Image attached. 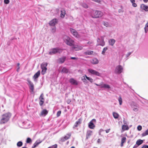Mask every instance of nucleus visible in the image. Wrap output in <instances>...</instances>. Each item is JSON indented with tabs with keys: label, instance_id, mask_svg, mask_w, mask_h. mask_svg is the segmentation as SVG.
<instances>
[{
	"label": "nucleus",
	"instance_id": "1",
	"mask_svg": "<svg viewBox=\"0 0 148 148\" xmlns=\"http://www.w3.org/2000/svg\"><path fill=\"white\" fill-rule=\"evenodd\" d=\"M11 116V114L10 113H7L3 115L0 121L1 124H4L7 122Z\"/></svg>",
	"mask_w": 148,
	"mask_h": 148
},
{
	"label": "nucleus",
	"instance_id": "2",
	"mask_svg": "<svg viewBox=\"0 0 148 148\" xmlns=\"http://www.w3.org/2000/svg\"><path fill=\"white\" fill-rule=\"evenodd\" d=\"M90 14L92 17L94 18L101 17L103 15V13L101 12L95 10L91 12Z\"/></svg>",
	"mask_w": 148,
	"mask_h": 148
},
{
	"label": "nucleus",
	"instance_id": "3",
	"mask_svg": "<svg viewBox=\"0 0 148 148\" xmlns=\"http://www.w3.org/2000/svg\"><path fill=\"white\" fill-rule=\"evenodd\" d=\"M64 39L65 42L69 45L73 46L74 44V41L67 36H64Z\"/></svg>",
	"mask_w": 148,
	"mask_h": 148
},
{
	"label": "nucleus",
	"instance_id": "4",
	"mask_svg": "<svg viewBox=\"0 0 148 148\" xmlns=\"http://www.w3.org/2000/svg\"><path fill=\"white\" fill-rule=\"evenodd\" d=\"M62 51L61 49L56 48L51 49L50 50L49 54L50 55H52L57 53H60Z\"/></svg>",
	"mask_w": 148,
	"mask_h": 148
},
{
	"label": "nucleus",
	"instance_id": "5",
	"mask_svg": "<svg viewBox=\"0 0 148 148\" xmlns=\"http://www.w3.org/2000/svg\"><path fill=\"white\" fill-rule=\"evenodd\" d=\"M47 63L46 62H44L42 64L41 67L42 69L41 71L42 74L43 75L45 74L47 70Z\"/></svg>",
	"mask_w": 148,
	"mask_h": 148
},
{
	"label": "nucleus",
	"instance_id": "6",
	"mask_svg": "<svg viewBox=\"0 0 148 148\" xmlns=\"http://www.w3.org/2000/svg\"><path fill=\"white\" fill-rule=\"evenodd\" d=\"M105 36H101V40L100 41H99L100 39L99 38H97V41L99 43V44L97 45H100L102 46H103L105 45V42L104 41V38Z\"/></svg>",
	"mask_w": 148,
	"mask_h": 148
},
{
	"label": "nucleus",
	"instance_id": "7",
	"mask_svg": "<svg viewBox=\"0 0 148 148\" xmlns=\"http://www.w3.org/2000/svg\"><path fill=\"white\" fill-rule=\"evenodd\" d=\"M123 68L122 66L120 65H118L116 66L114 70V72L115 73L119 74L122 72Z\"/></svg>",
	"mask_w": 148,
	"mask_h": 148
},
{
	"label": "nucleus",
	"instance_id": "8",
	"mask_svg": "<svg viewBox=\"0 0 148 148\" xmlns=\"http://www.w3.org/2000/svg\"><path fill=\"white\" fill-rule=\"evenodd\" d=\"M88 71L91 74L95 75L97 76H100L101 74L98 71L93 70L91 69H88Z\"/></svg>",
	"mask_w": 148,
	"mask_h": 148
},
{
	"label": "nucleus",
	"instance_id": "9",
	"mask_svg": "<svg viewBox=\"0 0 148 148\" xmlns=\"http://www.w3.org/2000/svg\"><path fill=\"white\" fill-rule=\"evenodd\" d=\"M94 84L97 86H101L100 87L101 88H104L106 89H109L110 88V86L107 84H103V82H101L99 84H97L96 83H94Z\"/></svg>",
	"mask_w": 148,
	"mask_h": 148
},
{
	"label": "nucleus",
	"instance_id": "10",
	"mask_svg": "<svg viewBox=\"0 0 148 148\" xmlns=\"http://www.w3.org/2000/svg\"><path fill=\"white\" fill-rule=\"evenodd\" d=\"M96 123V120L95 119H93L91 121L88 123V126L89 128L91 129H94L95 127V123Z\"/></svg>",
	"mask_w": 148,
	"mask_h": 148
},
{
	"label": "nucleus",
	"instance_id": "11",
	"mask_svg": "<svg viewBox=\"0 0 148 148\" xmlns=\"http://www.w3.org/2000/svg\"><path fill=\"white\" fill-rule=\"evenodd\" d=\"M70 30L71 34L77 38H79L80 37L79 35L76 30L72 28H70Z\"/></svg>",
	"mask_w": 148,
	"mask_h": 148
},
{
	"label": "nucleus",
	"instance_id": "12",
	"mask_svg": "<svg viewBox=\"0 0 148 148\" xmlns=\"http://www.w3.org/2000/svg\"><path fill=\"white\" fill-rule=\"evenodd\" d=\"M72 48L75 51H79L82 49H83V47L74 44L72 46Z\"/></svg>",
	"mask_w": 148,
	"mask_h": 148
},
{
	"label": "nucleus",
	"instance_id": "13",
	"mask_svg": "<svg viewBox=\"0 0 148 148\" xmlns=\"http://www.w3.org/2000/svg\"><path fill=\"white\" fill-rule=\"evenodd\" d=\"M71 136V134L70 133H69L68 134H67L64 137L61 138L60 141L62 142H64L65 140H67Z\"/></svg>",
	"mask_w": 148,
	"mask_h": 148
},
{
	"label": "nucleus",
	"instance_id": "14",
	"mask_svg": "<svg viewBox=\"0 0 148 148\" xmlns=\"http://www.w3.org/2000/svg\"><path fill=\"white\" fill-rule=\"evenodd\" d=\"M58 23V20L56 18L53 19L49 23V24L51 26H54L56 24Z\"/></svg>",
	"mask_w": 148,
	"mask_h": 148
},
{
	"label": "nucleus",
	"instance_id": "15",
	"mask_svg": "<svg viewBox=\"0 0 148 148\" xmlns=\"http://www.w3.org/2000/svg\"><path fill=\"white\" fill-rule=\"evenodd\" d=\"M43 97H44V95H43V93H42L39 98V99L40 100V101H39V104L40 106H41L42 105V104H43V103H44V99Z\"/></svg>",
	"mask_w": 148,
	"mask_h": 148
},
{
	"label": "nucleus",
	"instance_id": "16",
	"mask_svg": "<svg viewBox=\"0 0 148 148\" xmlns=\"http://www.w3.org/2000/svg\"><path fill=\"white\" fill-rule=\"evenodd\" d=\"M27 81L28 82L30 89L32 90V92H33L34 90V86L33 84L29 79H27Z\"/></svg>",
	"mask_w": 148,
	"mask_h": 148
},
{
	"label": "nucleus",
	"instance_id": "17",
	"mask_svg": "<svg viewBox=\"0 0 148 148\" xmlns=\"http://www.w3.org/2000/svg\"><path fill=\"white\" fill-rule=\"evenodd\" d=\"M82 121V119L81 118L79 119L78 121L76 122L74 125L73 127L75 128L77 127L79 125L81 124Z\"/></svg>",
	"mask_w": 148,
	"mask_h": 148
},
{
	"label": "nucleus",
	"instance_id": "18",
	"mask_svg": "<svg viewBox=\"0 0 148 148\" xmlns=\"http://www.w3.org/2000/svg\"><path fill=\"white\" fill-rule=\"evenodd\" d=\"M48 112V111L46 109L43 110L41 112L40 116H45L47 115Z\"/></svg>",
	"mask_w": 148,
	"mask_h": 148
},
{
	"label": "nucleus",
	"instance_id": "19",
	"mask_svg": "<svg viewBox=\"0 0 148 148\" xmlns=\"http://www.w3.org/2000/svg\"><path fill=\"white\" fill-rule=\"evenodd\" d=\"M69 82L73 85H77L78 84L77 81L73 78H71L69 80Z\"/></svg>",
	"mask_w": 148,
	"mask_h": 148
},
{
	"label": "nucleus",
	"instance_id": "20",
	"mask_svg": "<svg viewBox=\"0 0 148 148\" xmlns=\"http://www.w3.org/2000/svg\"><path fill=\"white\" fill-rule=\"evenodd\" d=\"M83 77H84V79H82V80L84 82H85L84 80H86V79H85V77L91 83H92L93 82V80L92 79L87 77L86 75H85V76H84Z\"/></svg>",
	"mask_w": 148,
	"mask_h": 148
},
{
	"label": "nucleus",
	"instance_id": "21",
	"mask_svg": "<svg viewBox=\"0 0 148 148\" xmlns=\"http://www.w3.org/2000/svg\"><path fill=\"white\" fill-rule=\"evenodd\" d=\"M132 107L133 110L135 112H137L138 110V106L136 104H134V105H132Z\"/></svg>",
	"mask_w": 148,
	"mask_h": 148
},
{
	"label": "nucleus",
	"instance_id": "22",
	"mask_svg": "<svg viewBox=\"0 0 148 148\" xmlns=\"http://www.w3.org/2000/svg\"><path fill=\"white\" fill-rule=\"evenodd\" d=\"M141 8L146 11H148V6L144 4H141L140 5Z\"/></svg>",
	"mask_w": 148,
	"mask_h": 148
},
{
	"label": "nucleus",
	"instance_id": "23",
	"mask_svg": "<svg viewBox=\"0 0 148 148\" xmlns=\"http://www.w3.org/2000/svg\"><path fill=\"white\" fill-rule=\"evenodd\" d=\"M90 62L92 64H96L98 63L99 60L96 58H94L90 60Z\"/></svg>",
	"mask_w": 148,
	"mask_h": 148
},
{
	"label": "nucleus",
	"instance_id": "24",
	"mask_svg": "<svg viewBox=\"0 0 148 148\" xmlns=\"http://www.w3.org/2000/svg\"><path fill=\"white\" fill-rule=\"evenodd\" d=\"M40 74V71H38L33 76V78L35 80L37 78Z\"/></svg>",
	"mask_w": 148,
	"mask_h": 148
},
{
	"label": "nucleus",
	"instance_id": "25",
	"mask_svg": "<svg viewBox=\"0 0 148 148\" xmlns=\"http://www.w3.org/2000/svg\"><path fill=\"white\" fill-rule=\"evenodd\" d=\"M115 42V40L114 39H110L109 41V44L112 46L114 44Z\"/></svg>",
	"mask_w": 148,
	"mask_h": 148
},
{
	"label": "nucleus",
	"instance_id": "26",
	"mask_svg": "<svg viewBox=\"0 0 148 148\" xmlns=\"http://www.w3.org/2000/svg\"><path fill=\"white\" fill-rule=\"evenodd\" d=\"M126 138L125 137H123L121 138V147H123V144L126 142Z\"/></svg>",
	"mask_w": 148,
	"mask_h": 148
},
{
	"label": "nucleus",
	"instance_id": "27",
	"mask_svg": "<svg viewBox=\"0 0 148 148\" xmlns=\"http://www.w3.org/2000/svg\"><path fill=\"white\" fill-rule=\"evenodd\" d=\"M65 11L64 10H62L61 11V14L60 16L62 18H64V17L65 14Z\"/></svg>",
	"mask_w": 148,
	"mask_h": 148
},
{
	"label": "nucleus",
	"instance_id": "28",
	"mask_svg": "<svg viewBox=\"0 0 148 148\" xmlns=\"http://www.w3.org/2000/svg\"><path fill=\"white\" fill-rule=\"evenodd\" d=\"M69 71V70L65 67H63L61 71L62 73H67Z\"/></svg>",
	"mask_w": 148,
	"mask_h": 148
},
{
	"label": "nucleus",
	"instance_id": "29",
	"mask_svg": "<svg viewBox=\"0 0 148 148\" xmlns=\"http://www.w3.org/2000/svg\"><path fill=\"white\" fill-rule=\"evenodd\" d=\"M66 58V57L64 56L59 58V60L60 63H63L65 61Z\"/></svg>",
	"mask_w": 148,
	"mask_h": 148
},
{
	"label": "nucleus",
	"instance_id": "30",
	"mask_svg": "<svg viewBox=\"0 0 148 148\" xmlns=\"http://www.w3.org/2000/svg\"><path fill=\"white\" fill-rule=\"evenodd\" d=\"M93 51H92L88 50L84 52L86 55H91L93 54Z\"/></svg>",
	"mask_w": 148,
	"mask_h": 148
},
{
	"label": "nucleus",
	"instance_id": "31",
	"mask_svg": "<svg viewBox=\"0 0 148 148\" xmlns=\"http://www.w3.org/2000/svg\"><path fill=\"white\" fill-rule=\"evenodd\" d=\"M112 114L114 118L115 119H117L119 117V115L116 112H113L112 113Z\"/></svg>",
	"mask_w": 148,
	"mask_h": 148
},
{
	"label": "nucleus",
	"instance_id": "32",
	"mask_svg": "<svg viewBox=\"0 0 148 148\" xmlns=\"http://www.w3.org/2000/svg\"><path fill=\"white\" fill-rule=\"evenodd\" d=\"M92 131L90 130H89L87 131L86 134V138H87L89 137L92 134Z\"/></svg>",
	"mask_w": 148,
	"mask_h": 148
},
{
	"label": "nucleus",
	"instance_id": "33",
	"mask_svg": "<svg viewBox=\"0 0 148 148\" xmlns=\"http://www.w3.org/2000/svg\"><path fill=\"white\" fill-rule=\"evenodd\" d=\"M130 2L132 4V5L134 7H136L137 6V5L135 3V0H130Z\"/></svg>",
	"mask_w": 148,
	"mask_h": 148
},
{
	"label": "nucleus",
	"instance_id": "34",
	"mask_svg": "<svg viewBox=\"0 0 148 148\" xmlns=\"http://www.w3.org/2000/svg\"><path fill=\"white\" fill-rule=\"evenodd\" d=\"M144 29L145 33H147L148 31V22L146 24Z\"/></svg>",
	"mask_w": 148,
	"mask_h": 148
},
{
	"label": "nucleus",
	"instance_id": "35",
	"mask_svg": "<svg viewBox=\"0 0 148 148\" xmlns=\"http://www.w3.org/2000/svg\"><path fill=\"white\" fill-rule=\"evenodd\" d=\"M143 142V141L142 140H138L136 142V144L139 146L142 144Z\"/></svg>",
	"mask_w": 148,
	"mask_h": 148
},
{
	"label": "nucleus",
	"instance_id": "36",
	"mask_svg": "<svg viewBox=\"0 0 148 148\" xmlns=\"http://www.w3.org/2000/svg\"><path fill=\"white\" fill-rule=\"evenodd\" d=\"M103 24L104 26L107 27L110 26V25L109 24V23L106 22H103Z\"/></svg>",
	"mask_w": 148,
	"mask_h": 148
},
{
	"label": "nucleus",
	"instance_id": "37",
	"mask_svg": "<svg viewBox=\"0 0 148 148\" xmlns=\"http://www.w3.org/2000/svg\"><path fill=\"white\" fill-rule=\"evenodd\" d=\"M108 48L107 47H104L102 52L101 53L103 55H105L106 51L107 50Z\"/></svg>",
	"mask_w": 148,
	"mask_h": 148
},
{
	"label": "nucleus",
	"instance_id": "38",
	"mask_svg": "<svg viewBox=\"0 0 148 148\" xmlns=\"http://www.w3.org/2000/svg\"><path fill=\"white\" fill-rule=\"evenodd\" d=\"M118 101H119V104L120 105H121L122 104V98L121 96L119 97L118 99Z\"/></svg>",
	"mask_w": 148,
	"mask_h": 148
},
{
	"label": "nucleus",
	"instance_id": "39",
	"mask_svg": "<svg viewBox=\"0 0 148 148\" xmlns=\"http://www.w3.org/2000/svg\"><path fill=\"white\" fill-rule=\"evenodd\" d=\"M122 127V130H128L129 129V127L127 125H123Z\"/></svg>",
	"mask_w": 148,
	"mask_h": 148
},
{
	"label": "nucleus",
	"instance_id": "40",
	"mask_svg": "<svg viewBox=\"0 0 148 148\" xmlns=\"http://www.w3.org/2000/svg\"><path fill=\"white\" fill-rule=\"evenodd\" d=\"M23 143L21 141H19L17 143V145L18 147H20L22 146Z\"/></svg>",
	"mask_w": 148,
	"mask_h": 148
},
{
	"label": "nucleus",
	"instance_id": "41",
	"mask_svg": "<svg viewBox=\"0 0 148 148\" xmlns=\"http://www.w3.org/2000/svg\"><path fill=\"white\" fill-rule=\"evenodd\" d=\"M41 143V142H39L38 141H36L34 144V147H36L37 146Z\"/></svg>",
	"mask_w": 148,
	"mask_h": 148
},
{
	"label": "nucleus",
	"instance_id": "42",
	"mask_svg": "<svg viewBox=\"0 0 148 148\" xmlns=\"http://www.w3.org/2000/svg\"><path fill=\"white\" fill-rule=\"evenodd\" d=\"M82 6L84 8H86L88 7V5L85 3H82L81 4Z\"/></svg>",
	"mask_w": 148,
	"mask_h": 148
},
{
	"label": "nucleus",
	"instance_id": "43",
	"mask_svg": "<svg viewBox=\"0 0 148 148\" xmlns=\"http://www.w3.org/2000/svg\"><path fill=\"white\" fill-rule=\"evenodd\" d=\"M147 135H148V130H146L145 132L142 134L143 136H145Z\"/></svg>",
	"mask_w": 148,
	"mask_h": 148
},
{
	"label": "nucleus",
	"instance_id": "44",
	"mask_svg": "<svg viewBox=\"0 0 148 148\" xmlns=\"http://www.w3.org/2000/svg\"><path fill=\"white\" fill-rule=\"evenodd\" d=\"M56 27H54L52 28L51 31L52 33H54L56 32Z\"/></svg>",
	"mask_w": 148,
	"mask_h": 148
},
{
	"label": "nucleus",
	"instance_id": "45",
	"mask_svg": "<svg viewBox=\"0 0 148 148\" xmlns=\"http://www.w3.org/2000/svg\"><path fill=\"white\" fill-rule=\"evenodd\" d=\"M57 145L56 144H55L49 147L50 148H57Z\"/></svg>",
	"mask_w": 148,
	"mask_h": 148
},
{
	"label": "nucleus",
	"instance_id": "46",
	"mask_svg": "<svg viewBox=\"0 0 148 148\" xmlns=\"http://www.w3.org/2000/svg\"><path fill=\"white\" fill-rule=\"evenodd\" d=\"M31 141V140L30 138H27V141H26L27 143H29Z\"/></svg>",
	"mask_w": 148,
	"mask_h": 148
},
{
	"label": "nucleus",
	"instance_id": "47",
	"mask_svg": "<svg viewBox=\"0 0 148 148\" xmlns=\"http://www.w3.org/2000/svg\"><path fill=\"white\" fill-rule=\"evenodd\" d=\"M61 114V111H59L58 112L57 114V117H59Z\"/></svg>",
	"mask_w": 148,
	"mask_h": 148
},
{
	"label": "nucleus",
	"instance_id": "48",
	"mask_svg": "<svg viewBox=\"0 0 148 148\" xmlns=\"http://www.w3.org/2000/svg\"><path fill=\"white\" fill-rule=\"evenodd\" d=\"M4 2L6 4H8L10 2V1L9 0H4Z\"/></svg>",
	"mask_w": 148,
	"mask_h": 148
},
{
	"label": "nucleus",
	"instance_id": "49",
	"mask_svg": "<svg viewBox=\"0 0 148 148\" xmlns=\"http://www.w3.org/2000/svg\"><path fill=\"white\" fill-rule=\"evenodd\" d=\"M20 64L19 63H18L17 64V67L18 68H17V71H19L20 69Z\"/></svg>",
	"mask_w": 148,
	"mask_h": 148
},
{
	"label": "nucleus",
	"instance_id": "50",
	"mask_svg": "<svg viewBox=\"0 0 148 148\" xmlns=\"http://www.w3.org/2000/svg\"><path fill=\"white\" fill-rule=\"evenodd\" d=\"M137 130H141L142 129V126L141 125H139L138 126Z\"/></svg>",
	"mask_w": 148,
	"mask_h": 148
},
{
	"label": "nucleus",
	"instance_id": "51",
	"mask_svg": "<svg viewBox=\"0 0 148 148\" xmlns=\"http://www.w3.org/2000/svg\"><path fill=\"white\" fill-rule=\"evenodd\" d=\"M142 148H148V146L144 145L142 147Z\"/></svg>",
	"mask_w": 148,
	"mask_h": 148
},
{
	"label": "nucleus",
	"instance_id": "52",
	"mask_svg": "<svg viewBox=\"0 0 148 148\" xmlns=\"http://www.w3.org/2000/svg\"><path fill=\"white\" fill-rule=\"evenodd\" d=\"M131 54V52H129L126 54L127 57L129 56Z\"/></svg>",
	"mask_w": 148,
	"mask_h": 148
},
{
	"label": "nucleus",
	"instance_id": "53",
	"mask_svg": "<svg viewBox=\"0 0 148 148\" xmlns=\"http://www.w3.org/2000/svg\"><path fill=\"white\" fill-rule=\"evenodd\" d=\"M71 58L72 59L76 60H77V58H76L75 57H71Z\"/></svg>",
	"mask_w": 148,
	"mask_h": 148
},
{
	"label": "nucleus",
	"instance_id": "54",
	"mask_svg": "<svg viewBox=\"0 0 148 148\" xmlns=\"http://www.w3.org/2000/svg\"><path fill=\"white\" fill-rule=\"evenodd\" d=\"M92 43V42L91 41H89L87 42V44L88 45H90Z\"/></svg>",
	"mask_w": 148,
	"mask_h": 148
},
{
	"label": "nucleus",
	"instance_id": "55",
	"mask_svg": "<svg viewBox=\"0 0 148 148\" xmlns=\"http://www.w3.org/2000/svg\"><path fill=\"white\" fill-rule=\"evenodd\" d=\"M71 102V101L70 100V99H69V100H68L67 101V103H68V104H69V103L70 102Z\"/></svg>",
	"mask_w": 148,
	"mask_h": 148
},
{
	"label": "nucleus",
	"instance_id": "56",
	"mask_svg": "<svg viewBox=\"0 0 148 148\" xmlns=\"http://www.w3.org/2000/svg\"><path fill=\"white\" fill-rule=\"evenodd\" d=\"M103 131H105L106 133H108L109 132V130H103Z\"/></svg>",
	"mask_w": 148,
	"mask_h": 148
},
{
	"label": "nucleus",
	"instance_id": "57",
	"mask_svg": "<svg viewBox=\"0 0 148 148\" xmlns=\"http://www.w3.org/2000/svg\"><path fill=\"white\" fill-rule=\"evenodd\" d=\"M143 0L145 3H147L148 1V0Z\"/></svg>",
	"mask_w": 148,
	"mask_h": 148
},
{
	"label": "nucleus",
	"instance_id": "58",
	"mask_svg": "<svg viewBox=\"0 0 148 148\" xmlns=\"http://www.w3.org/2000/svg\"><path fill=\"white\" fill-rule=\"evenodd\" d=\"M123 12V11H122L121 10H118V12H119V13H120V12Z\"/></svg>",
	"mask_w": 148,
	"mask_h": 148
},
{
	"label": "nucleus",
	"instance_id": "59",
	"mask_svg": "<svg viewBox=\"0 0 148 148\" xmlns=\"http://www.w3.org/2000/svg\"><path fill=\"white\" fill-rule=\"evenodd\" d=\"M97 142L98 143H99L100 142V140L99 139H98L97 140Z\"/></svg>",
	"mask_w": 148,
	"mask_h": 148
},
{
	"label": "nucleus",
	"instance_id": "60",
	"mask_svg": "<svg viewBox=\"0 0 148 148\" xmlns=\"http://www.w3.org/2000/svg\"><path fill=\"white\" fill-rule=\"evenodd\" d=\"M137 147L136 146H134L133 148H136Z\"/></svg>",
	"mask_w": 148,
	"mask_h": 148
},
{
	"label": "nucleus",
	"instance_id": "61",
	"mask_svg": "<svg viewBox=\"0 0 148 148\" xmlns=\"http://www.w3.org/2000/svg\"><path fill=\"white\" fill-rule=\"evenodd\" d=\"M34 147V146L32 147V148H34L35 147Z\"/></svg>",
	"mask_w": 148,
	"mask_h": 148
},
{
	"label": "nucleus",
	"instance_id": "62",
	"mask_svg": "<svg viewBox=\"0 0 148 148\" xmlns=\"http://www.w3.org/2000/svg\"><path fill=\"white\" fill-rule=\"evenodd\" d=\"M71 148H75V147H74L73 146Z\"/></svg>",
	"mask_w": 148,
	"mask_h": 148
},
{
	"label": "nucleus",
	"instance_id": "63",
	"mask_svg": "<svg viewBox=\"0 0 148 148\" xmlns=\"http://www.w3.org/2000/svg\"><path fill=\"white\" fill-rule=\"evenodd\" d=\"M22 148H27V147H22Z\"/></svg>",
	"mask_w": 148,
	"mask_h": 148
},
{
	"label": "nucleus",
	"instance_id": "64",
	"mask_svg": "<svg viewBox=\"0 0 148 148\" xmlns=\"http://www.w3.org/2000/svg\"><path fill=\"white\" fill-rule=\"evenodd\" d=\"M48 148H50L49 147H48Z\"/></svg>",
	"mask_w": 148,
	"mask_h": 148
}]
</instances>
